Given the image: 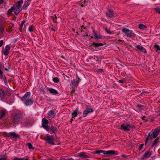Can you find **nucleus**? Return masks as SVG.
Segmentation results:
<instances>
[{
    "instance_id": "obj_38",
    "label": "nucleus",
    "mask_w": 160,
    "mask_h": 160,
    "mask_svg": "<svg viewBox=\"0 0 160 160\" xmlns=\"http://www.w3.org/2000/svg\"><path fill=\"white\" fill-rule=\"evenodd\" d=\"M34 28V27L32 25H31L28 28V30L29 32H33V29Z\"/></svg>"
},
{
    "instance_id": "obj_56",
    "label": "nucleus",
    "mask_w": 160,
    "mask_h": 160,
    "mask_svg": "<svg viewBox=\"0 0 160 160\" xmlns=\"http://www.w3.org/2000/svg\"><path fill=\"white\" fill-rule=\"evenodd\" d=\"M65 160H74L72 158H69L67 159H65Z\"/></svg>"
},
{
    "instance_id": "obj_23",
    "label": "nucleus",
    "mask_w": 160,
    "mask_h": 160,
    "mask_svg": "<svg viewBox=\"0 0 160 160\" xmlns=\"http://www.w3.org/2000/svg\"><path fill=\"white\" fill-rule=\"evenodd\" d=\"M159 142V138L158 137H157L154 141L152 145V148L154 146L156 145Z\"/></svg>"
},
{
    "instance_id": "obj_6",
    "label": "nucleus",
    "mask_w": 160,
    "mask_h": 160,
    "mask_svg": "<svg viewBox=\"0 0 160 160\" xmlns=\"http://www.w3.org/2000/svg\"><path fill=\"white\" fill-rule=\"evenodd\" d=\"M106 13V16L109 18H113L115 16L113 11L110 9H108V11Z\"/></svg>"
},
{
    "instance_id": "obj_33",
    "label": "nucleus",
    "mask_w": 160,
    "mask_h": 160,
    "mask_svg": "<svg viewBox=\"0 0 160 160\" xmlns=\"http://www.w3.org/2000/svg\"><path fill=\"white\" fill-rule=\"evenodd\" d=\"M23 125L24 126L27 127L30 126L31 125V123L28 122H26L23 123Z\"/></svg>"
},
{
    "instance_id": "obj_41",
    "label": "nucleus",
    "mask_w": 160,
    "mask_h": 160,
    "mask_svg": "<svg viewBox=\"0 0 160 160\" xmlns=\"http://www.w3.org/2000/svg\"><path fill=\"white\" fill-rule=\"evenodd\" d=\"M154 9L156 10L157 12H158L160 14V8L158 7L155 8Z\"/></svg>"
},
{
    "instance_id": "obj_15",
    "label": "nucleus",
    "mask_w": 160,
    "mask_h": 160,
    "mask_svg": "<svg viewBox=\"0 0 160 160\" xmlns=\"http://www.w3.org/2000/svg\"><path fill=\"white\" fill-rule=\"evenodd\" d=\"M13 7L14 13L17 15L21 11L20 8L18 6H13Z\"/></svg>"
},
{
    "instance_id": "obj_55",
    "label": "nucleus",
    "mask_w": 160,
    "mask_h": 160,
    "mask_svg": "<svg viewBox=\"0 0 160 160\" xmlns=\"http://www.w3.org/2000/svg\"><path fill=\"white\" fill-rule=\"evenodd\" d=\"M4 0H0V4H2Z\"/></svg>"
},
{
    "instance_id": "obj_39",
    "label": "nucleus",
    "mask_w": 160,
    "mask_h": 160,
    "mask_svg": "<svg viewBox=\"0 0 160 160\" xmlns=\"http://www.w3.org/2000/svg\"><path fill=\"white\" fill-rule=\"evenodd\" d=\"M51 18L52 19L53 22L54 23L57 22L56 20L57 19V18L56 16L55 15L54 16H52L51 17Z\"/></svg>"
},
{
    "instance_id": "obj_21",
    "label": "nucleus",
    "mask_w": 160,
    "mask_h": 160,
    "mask_svg": "<svg viewBox=\"0 0 160 160\" xmlns=\"http://www.w3.org/2000/svg\"><path fill=\"white\" fill-rule=\"evenodd\" d=\"M33 103V101L31 99H27L25 101V104L27 106L30 105Z\"/></svg>"
},
{
    "instance_id": "obj_22",
    "label": "nucleus",
    "mask_w": 160,
    "mask_h": 160,
    "mask_svg": "<svg viewBox=\"0 0 160 160\" xmlns=\"http://www.w3.org/2000/svg\"><path fill=\"white\" fill-rule=\"evenodd\" d=\"M151 152L150 151L146 152L143 155L144 158H148L151 156Z\"/></svg>"
},
{
    "instance_id": "obj_29",
    "label": "nucleus",
    "mask_w": 160,
    "mask_h": 160,
    "mask_svg": "<svg viewBox=\"0 0 160 160\" xmlns=\"http://www.w3.org/2000/svg\"><path fill=\"white\" fill-rule=\"evenodd\" d=\"M138 28L144 30L147 27L144 25L142 24H139L138 25Z\"/></svg>"
},
{
    "instance_id": "obj_61",
    "label": "nucleus",
    "mask_w": 160,
    "mask_h": 160,
    "mask_svg": "<svg viewBox=\"0 0 160 160\" xmlns=\"http://www.w3.org/2000/svg\"><path fill=\"white\" fill-rule=\"evenodd\" d=\"M88 36V34H86V35H84V37H87Z\"/></svg>"
},
{
    "instance_id": "obj_32",
    "label": "nucleus",
    "mask_w": 160,
    "mask_h": 160,
    "mask_svg": "<svg viewBox=\"0 0 160 160\" xmlns=\"http://www.w3.org/2000/svg\"><path fill=\"white\" fill-rule=\"evenodd\" d=\"M23 2V0H21L20 1H18V2L17 3L18 4V5L17 6H18L19 8H21V4H22Z\"/></svg>"
},
{
    "instance_id": "obj_43",
    "label": "nucleus",
    "mask_w": 160,
    "mask_h": 160,
    "mask_svg": "<svg viewBox=\"0 0 160 160\" xmlns=\"http://www.w3.org/2000/svg\"><path fill=\"white\" fill-rule=\"evenodd\" d=\"M3 73L0 68V78L1 79H2L3 78Z\"/></svg>"
},
{
    "instance_id": "obj_28",
    "label": "nucleus",
    "mask_w": 160,
    "mask_h": 160,
    "mask_svg": "<svg viewBox=\"0 0 160 160\" xmlns=\"http://www.w3.org/2000/svg\"><path fill=\"white\" fill-rule=\"evenodd\" d=\"M29 4L30 3L29 1H26L25 2L24 5L22 7L24 9H26L27 7L29 5Z\"/></svg>"
},
{
    "instance_id": "obj_18",
    "label": "nucleus",
    "mask_w": 160,
    "mask_h": 160,
    "mask_svg": "<svg viewBox=\"0 0 160 160\" xmlns=\"http://www.w3.org/2000/svg\"><path fill=\"white\" fill-rule=\"evenodd\" d=\"M30 94L31 93L29 92H26L22 98L21 99L22 100H24L27 98H29L30 97Z\"/></svg>"
},
{
    "instance_id": "obj_8",
    "label": "nucleus",
    "mask_w": 160,
    "mask_h": 160,
    "mask_svg": "<svg viewBox=\"0 0 160 160\" xmlns=\"http://www.w3.org/2000/svg\"><path fill=\"white\" fill-rule=\"evenodd\" d=\"M93 110L91 108H87L83 112L82 117H85L88 114L93 112Z\"/></svg>"
},
{
    "instance_id": "obj_11",
    "label": "nucleus",
    "mask_w": 160,
    "mask_h": 160,
    "mask_svg": "<svg viewBox=\"0 0 160 160\" xmlns=\"http://www.w3.org/2000/svg\"><path fill=\"white\" fill-rule=\"evenodd\" d=\"M135 47L136 48V50L137 51H140L144 53L147 52L146 49L142 46L138 45L135 46Z\"/></svg>"
},
{
    "instance_id": "obj_30",
    "label": "nucleus",
    "mask_w": 160,
    "mask_h": 160,
    "mask_svg": "<svg viewBox=\"0 0 160 160\" xmlns=\"http://www.w3.org/2000/svg\"><path fill=\"white\" fill-rule=\"evenodd\" d=\"M48 124L43 125H42V127L47 131H49V128Z\"/></svg>"
},
{
    "instance_id": "obj_25",
    "label": "nucleus",
    "mask_w": 160,
    "mask_h": 160,
    "mask_svg": "<svg viewBox=\"0 0 160 160\" xmlns=\"http://www.w3.org/2000/svg\"><path fill=\"white\" fill-rule=\"evenodd\" d=\"M49 130L51 131L52 132L55 133L57 131V128L54 126H52L49 128Z\"/></svg>"
},
{
    "instance_id": "obj_16",
    "label": "nucleus",
    "mask_w": 160,
    "mask_h": 160,
    "mask_svg": "<svg viewBox=\"0 0 160 160\" xmlns=\"http://www.w3.org/2000/svg\"><path fill=\"white\" fill-rule=\"evenodd\" d=\"M6 94V92L2 89H0V99L5 97Z\"/></svg>"
},
{
    "instance_id": "obj_19",
    "label": "nucleus",
    "mask_w": 160,
    "mask_h": 160,
    "mask_svg": "<svg viewBox=\"0 0 160 160\" xmlns=\"http://www.w3.org/2000/svg\"><path fill=\"white\" fill-rule=\"evenodd\" d=\"M47 90L49 91L52 94H57L58 93V92L53 88H47Z\"/></svg>"
},
{
    "instance_id": "obj_51",
    "label": "nucleus",
    "mask_w": 160,
    "mask_h": 160,
    "mask_svg": "<svg viewBox=\"0 0 160 160\" xmlns=\"http://www.w3.org/2000/svg\"><path fill=\"white\" fill-rule=\"evenodd\" d=\"M93 33L94 34V36H95L96 35H97V33L95 31V30H93Z\"/></svg>"
},
{
    "instance_id": "obj_50",
    "label": "nucleus",
    "mask_w": 160,
    "mask_h": 160,
    "mask_svg": "<svg viewBox=\"0 0 160 160\" xmlns=\"http://www.w3.org/2000/svg\"><path fill=\"white\" fill-rule=\"evenodd\" d=\"M102 71H103V70L102 69H100L98 70V72L102 73Z\"/></svg>"
},
{
    "instance_id": "obj_63",
    "label": "nucleus",
    "mask_w": 160,
    "mask_h": 160,
    "mask_svg": "<svg viewBox=\"0 0 160 160\" xmlns=\"http://www.w3.org/2000/svg\"><path fill=\"white\" fill-rule=\"evenodd\" d=\"M118 41H119V42H122V41H122L120 39H118Z\"/></svg>"
},
{
    "instance_id": "obj_24",
    "label": "nucleus",
    "mask_w": 160,
    "mask_h": 160,
    "mask_svg": "<svg viewBox=\"0 0 160 160\" xmlns=\"http://www.w3.org/2000/svg\"><path fill=\"white\" fill-rule=\"evenodd\" d=\"M104 44L101 43H96L95 42H93L92 44V46L95 47H100L102 46Z\"/></svg>"
},
{
    "instance_id": "obj_10",
    "label": "nucleus",
    "mask_w": 160,
    "mask_h": 160,
    "mask_svg": "<svg viewBox=\"0 0 160 160\" xmlns=\"http://www.w3.org/2000/svg\"><path fill=\"white\" fill-rule=\"evenodd\" d=\"M121 129L124 131H128L130 130L131 126L128 124H123L121 125Z\"/></svg>"
},
{
    "instance_id": "obj_36",
    "label": "nucleus",
    "mask_w": 160,
    "mask_h": 160,
    "mask_svg": "<svg viewBox=\"0 0 160 160\" xmlns=\"http://www.w3.org/2000/svg\"><path fill=\"white\" fill-rule=\"evenodd\" d=\"M155 48L156 51L159 50L160 48L159 46L157 44H155L153 46Z\"/></svg>"
},
{
    "instance_id": "obj_34",
    "label": "nucleus",
    "mask_w": 160,
    "mask_h": 160,
    "mask_svg": "<svg viewBox=\"0 0 160 160\" xmlns=\"http://www.w3.org/2000/svg\"><path fill=\"white\" fill-rule=\"evenodd\" d=\"M27 145L28 147V148L29 149H34V148L32 147V144L30 143H27Z\"/></svg>"
},
{
    "instance_id": "obj_59",
    "label": "nucleus",
    "mask_w": 160,
    "mask_h": 160,
    "mask_svg": "<svg viewBox=\"0 0 160 160\" xmlns=\"http://www.w3.org/2000/svg\"><path fill=\"white\" fill-rule=\"evenodd\" d=\"M145 118V117L144 116H143V117H142V119L143 120H145V119H144V118Z\"/></svg>"
},
{
    "instance_id": "obj_40",
    "label": "nucleus",
    "mask_w": 160,
    "mask_h": 160,
    "mask_svg": "<svg viewBox=\"0 0 160 160\" xmlns=\"http://www.w3.org/2000/svg\"><path fill=\"white\" fill-rule=\"evenodd\" d=\"M53 81L56 83H58L59 82V79L58 78H54L53 79Z\"/></svg>"
},
{
    "instance_id": "obj_52",
    "label": "nucleus",
    "mask_w": 160,
    "mask_h": 160,
    "mask_svg": "<svg viewBox=\"0 0 160 160\" xmlns=\"http://www.w3.org/2000/svg\"><path fill=\"white\" fill-rule=\"evenodd\" d=\"M0 160H8L5 158H0Z\"/></svg>"
},
{
    "instance_id": "obj_54",
    "label": "nucleus",
    "mask_w": 160,
    "mask_h": 160,
    "mask_svg": "<svg viewBox=\"0 0 160 160\" xmlns=\"http://www.w3.org/2000/svg\"><path fill=\"white\" fill-rule=\"evenodd\" d=\"M75 92V90L73 89H72V91H71V94H72L73 93Z\"/></svg>"
},
{
    "instance_id": "obj_35",
    "label": "nucleus",
    "mask_w": 160,
    "mask_h": 160,
    "mask_svg": "<svg viewBox=\"0 0 160 160\" xmlns=\"http://www.w3.org/2000/svg\"><path fill=\"white\" fill-rule=\"evenodd\" d=\"M102 38V36L100 34H97V35H96L95 36V37L94 38L95 39H99L100 38Z\"/></svg>"
},
{
    "instance_id": "obj_14",
    "label": "nucleus",
    "mask_w": 160,
    "mask_h": 160,
    "mask_svg": "<svg viewBox=\"0 0 160 160\" xmlns=\"http://www.w3.org/2000/svg\"><path fill=\"white\" fill-rule=\"evenodd\" d=\"M10 48V45H8L6 46L5 49L3 52V54L5 56H7L8 54Z\"/></svg>"
},
{
    "instance_id": "obj_3",
    "label": "nucleus",
    "mask_w": 160,
    "mask_h": 160,
    "mask_svg": "<svg viewBox=\"0 0 160 160\" xmlns=\"http://www.w3.org/2000/svg\"><path fill=\"white\" fill-rule=\"evenodd\" d=\"M116 152L113 150L104 151V150H97L94 152V154H100L102 153L104 155H107L108 156L115 154Z\"/></svg>"
},
{
    "instance_id": "obj_58",
    "label": "nucleus",
    "mask_w": 160,
    "mask_h": 160,
    "mask_svg": "<svg viewBox=\"0 0 160 160\" xmlns=\"http://www.w3.org/2000/svg\"><path fill=\"white\" fill-rule=\"evenodd\" d=\"M4 69H5V70L6 71H7V72H8V71H8V69L7 68H4Z\"/></svg>"
},
{
    "instance_id": "obj_5",
    "label": "nucleus",
    "mask_w": 160,
    "mask_h": 160,
    "mask_svg": "<svg viewBox=\"0 0 160 160\" xmlns=\"http://www.w3.org/2000/svg\"><path fill=\"white\" fill-rule=\"evenodd\" d=\"M22 115L19 113L16 114L15 115L12 119V122L15 124H18L20 121V119L22 118Z\"/></svg>"
},
{
    "instance_id": "obj_64",
    "label": "nucleus",
    "mask_w": 160,
    "mask_h": 160,
    "mask_svg": "<svg viewBox=\"0 0 160 160\" xmlns=\"http://www.w3.org/2000/svg\"><path fill=\"white\" fill-rule=\"evenodd\" d=\"M73 119L72 118L71 119V121H70L71 123H72V121H73Z\"/></svg>"
},
{
    "instance_id": "obj_12",
    "label": "nucleus",
    "mask_w": 160,
    "mask_h": 160,
    "mask_svg": "<svg viewBox=\"0 0 160 160\" xmlns=\"http://www.w3.org/2000/svg\"><path fill=\"white\" fill-rule=\"evenodd\" d=\"M89 0H82L79 3L80 5L82 7L86 6L88 3H90Z\"/></svg>"
},
{
    "instance_id": "obj_44",
    "label": "nucleus",
    "mask_w": 160,
    "mask_h": 160,
    "mask_svg": "<svg viewBox=\"0 0 160 160\" xmlns=\"http://www.w3.org/2000/svg\"><path fill=\"white\" fill-rule=\"evenodd\" d=\"M126 81V79L125 78L123 79L122 80H119L118 82L120 83H123Z\"/></svg>"
},
{
    "instance_id": "obj_37",
    "label": "nucleus",
    "mask_w": 160,
    "mask_h": 160,
    "mask_svg": "<svg viewBox=\"0 0 160 160\" xmlns=\"http://www.w3.org/2000/svg\"><path fill=\"white\" fill-rule=\"evenodd\" d=\"M4 27L3 26L1 25L0 26V32L2 33L4 30Z\"/></svg>"
},
{
    "instance_id": "obj_48",
    "label": "nucleus",
    "mask_w": 160,
    "mask_h": 160,
    "mask_svg": "<svg viewBox=\"0 0 160 160\" xmlns=\"http://www.w3.org/2000/svg\"><path fill=\"white\" fill-rule=\"evenodd\" d=\"M25 23V21L23 20L22 21L21 24L20 25V27H23L24 24Z\"/></svg>"
},
{
    "instance_id": "obj_46",
    "label": "nucleus",
    "mask_w": 160,
    "mask_h": 160,
    "mask_svg": "<svg viewBox=\"0 0 160 160\" xmlns=\"http://www.w3.org/2000/svg\"><path fill=\"white\" fill-rule=\"evenodd\" d=\"M13 160H24V158H15Z\"/></svg>"
},
{
    "instance_id": "obj_4",
    "label": "nucleus",
    "mask_w": 160,
    "mask_h": 160,
    "mask_svg": "<svg viewBox=\"0 0 160 160\" xmlns=\"http://www.w3.org/2000/svg\"><path fill=\"white\" fill-rule=\"evenodd\" d=\"M7 136L12 139L17 140L20 138V135L14 132H11L7 134Z\"/></svg>"
},
{
    "instance_id": "obj_31",
    "label": "nucleus",
    "mask_w": 160,
    "mask_h": 160,
    "mask_svg": "<svg viewBox=\"0 0 160 160\" xmlns=\"http://www.w3.org/2000/svg\"><path fill=\"white\" fill-rule=\"evenodd\" d=\"M13 6L8 11L7 13L8 14H10L12 13V12H13Z\"/></svg>"
},
{
    "instance_id": "obj_13",
    "label": "nucleus",
    "mask_w": 160,
    "mask_h": 160,
    "mask_svg": "<svg viewBox=\"0 0 160 160\" xmlns=\"http://www.w3.org/2000/svg\"><path fill=\"white\" fill-rule=\"evenodd\" d=\"M80 79L79 78H78V80H76L74 79L71 81V83L72 85V87H77L78 86V83L80 81Z\"/></svg>"
},
{
    "instance_id": "obj_45",
    "label": "nucleus",
    "mask_w": 160,
    "mask_h": 160,
    "mask_svg": "<svg viewBox=\"0 0 160 160\" xmlns=\"http://www.w3.org/2000/svg\"><path fill=\"white\" fill-rule=\"evenodd\" d=\"M105 30L106 32L108 34H111L112 33V32H110L109 30H108L107 28H105Z\"/></svg>"
},
{
    "instance_id": "obj_53",
    "label": "nucleus",
    "mask_w": 160,
    "mask_h": 160,
    "mask_svg": "<svg viewBox=\"0 0 160 160\" xmlns=\"http://www.w3.org/2000/svg\"><path fill=\"white\" fill-rule=\"evenodd\" d=\"M22 27H20L19 28V31L20 32H22Z\"/></svg>"
},
{
    "instance_id": "obj_60",
    "label": "nucleus",
    "mask_w": 160,
    "mask_h": 160,
    "mask_svg": "<svg viewBox=\"0 0 160 160\" xmlns=\"http://www.w3.org/2000/svg\"><path fill=\"white\" fill-rule=\"evenodd\" d=\"M80 30H81V32H82V31H83V30H82V28H80Z\"/></svg>"
},
{
    "instance_id": "obj_17",
    "label": "nucleus",
    "mask_w": 160,
    "mask_h": 160,
    "mask_svg": "<svg viewBox=\"0 0 160 160\" xmlns=\"http://www.w3.org/2000/svg\"><path fill=\"white\" fill-rule=\"evenodd\" d=\"M78 107H77L76 109L72 113V118H75L77 116L78 114Z\"/></svg>"
},
{
    "instance_id": "obj_42",
    "label": "nucleus",
    "mask_w": 160,
    "mask_h": 160,
    "mask_svg": "<svg viewBox=\"0 0 160 160\" xmlns=\"http://www.w3.org/2000/svg\"><path fill=\"white\" fill-rule=\"evenodd\" d=\"M137 107L139 108H141L142 109H144L145 107V106H144L140 104L138 105Z\"/></svg>"
},
{
    "instance_id": "obj_7",
    "label": "nucleus",
    "mask_w": 160,
    "mask_h": 160,
    "mask_svg": "<svg viewBox=\"0 0 160 160\" xmlns=\"http://www.w3.org/2000/svg\"><path fill=\"white\" fill-rule=\"evenodd\" d=\"M77 155L78 157H80L82 159H86L90 158L86 153L84 152H81L77 154Z\"/></svg>"
},
{
    "instance_id": "obj_57",
    "label": "nucleus",
    "mask_w": 160,
    "mask_h": 160,
    "mask_svg": "<svg viewBox=\"0 0 160 160\" xmlns=\"http://www.w3.org/2000/svg\"><path fill=\"white\" fill-rule=\"evenodd\" d=\"M121 156L123 158H127V157H126V156L124 155H121Z\"/></svg>"
},
{
    "instance_id": "obj_27",
    "label": "nucleus",
    "mask_w": 160,
    "mask_h": 160,
    "mask_svg": "<svg viewBox=\"0 0 160 160\" xmlns=\"http://www.w3.org/2000/svg\"><path fill=\"white\" fill-rule=\"evenodd\" d=\"M48 115L52 118H54L55 116L54 114V111L53 110H51L50 111L48 112Z\"/></svg>"
},
{
    "instance_id": "obj_26",
    "label": "nucleus",
    "mask_w": 160,
    "mask_h": 160,
    "mask_svg": "<svg viewBox=\"0 0 160 160\" xmlns=\"http://www.w3.org/2000/svg\"><path fill=\"white\" fill-rule=\"evenodd\" d=\"M42 125L48 124L49 122L45 118H43L42 120Z\"/></svg>"
},
{
    "instance_id": "obj_62",
    "label": "nucleus",
    "mask_w": 160,
    "mask_h": 160,
    "mask_svg": "<svg viewBox=\"0 0 160 160\" xmlns=\"http://www.w3.org/2000/svg\"><path fill=\"white\" fill-rule=\"evenodd\" d=\"M81 28H84V29H86V28H85V27H84V26H83V25H82V26L81 27Z\"/></svg>"
},
{
    "instance_id": "obj_47",
    "label": "nucleus",
    "mask_w": 160,
    "mask_h": 160,
    "mask_svg": "<svg viewBox=\"0 0 160 160\" xmlns=\"http://www.w3.org/2000/svg\"><path fill=\"white\" fill-rule=\"evenodd\" d=\"M144 144H141L139 147V150L142 149L143 147V146Z\"/></svg>"
},
{
    "instance_id": "obj_9",
    "label": "nucleus",
    "mask_w": 160,
    "mask_h": 160,
    "mask_svg": "<svg viewBox=\"0 0 160 160\" xmlns=\"http://www.w3.org/2000/svg\"><path fill=\"white\" fill-rule=\"evenodd\" d=\"M46 140L49 144L53 145L55 144L53 142V138L52 136H47L46 137Z\"/></svg>"
},
{
    "instance_id": "obj_20",
    "label": "nucleus",
    "mask_w": 160,
    "mask_h": 160,
    "mask_svg": "<svg viewBox=\"0 0 160 160\" xmlns=\"http://www.w3.org/2000/svg\"><path fill=\"white\" fill-rule=\"evenodd\" d=\"M6 113V111L5 110H2L1 112H0V119L5 117V116Z\"/></svg>"
},
{
    "instance_id": "obj_49",
    "label": "nucleus",
    "mask_w": 160,
    "mask_h": 160,
    "mask_svg": "<svg viewBox=\"0 0 160 160\" xmlns=\"http://www.w3.org/2000/svg\"><path fill=\"white\" fill-rule=\"evenodd\" d=\"M3 41L2 40H1L0 41V47H1L3 44Z\"/></svg>"
},
{
    "instance_id": "obj_1",
    "label": "nucleus",
    "mask_w": 160,
    "mask_h": 160,
    "mask_svg": "<svg viewBox=\"0 0 160 160\" xmlns=\"http://www.w3.org/2000/svg\"><path fill=\"white\" fill-rule=\"evenodd\" d=\"M160 132V129L157 128L154 130L151 134L150 132H149L146 139L145 144H147L148 140H151L153 138H156L159 134Z\"/></svg>"
},
{
    "instance_id": "obj_2",
    "label": "nucleus",
    "mask_w": 160,
    "mask_h": 160,
    "mask_svg": "<svg viewBox=\"0 0 160 160\" xmlns=\"http://www.w3.org/2000/svg\"><path fill=\"white\" fill-rule=\"evenodd\" d=\"M122 31L128 37L132 38H134L136 36V34L133 33L132 30L124 28L122 29Z\"/></svg>"
}]
</instances>
